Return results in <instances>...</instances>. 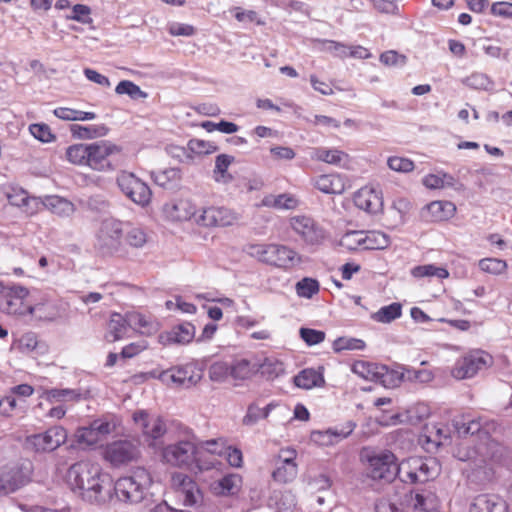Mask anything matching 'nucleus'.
<instances>
[{"label":"nucleus","mask_w":512,"mask_h":512,"mask_svg":"<svg viewBox=\"0 0 512 512\" xmlns=\"http://www.w3.org/2000/svg\"><path fill=\"white\" fill-rule=\"evenodd\" d=\"M65 478L71 491L86 503L103 506L113 501L112 478L96 463L78 461L68 468Z\"/></svg>","instance_id":"f257e3e1"},{"label":"nucleus","mask_w":512,"mask_h":512,"mask_svg":"<svg viewBox=\"0 0 512 512\" xmlns=\"http://www.w3.org/2000/svg\"><path fill=\"white\" fill-rule=\"evenodd\" d=\"M124 222L108 217L101 221L96 233L95 249L104 257L124 258L129 254L123 241Z\"/></svg>","instance_id":"f03ea898"},{"label":"nucleus","mask_w":512,"mask_h":512,"mask_svg":"<svg viewBox=\"0 0 512 512\" xmlns=\"http://www.w3.org/2000/svg\"><path fill=\"white\" fill-rule=\"evenodd\" d=\"M150 482L149 473L139 468L132 475L112 482L113 500L129 504L139 503L144 499Z\"/></svg>","instance_id":"7ed1b4c3"},{"label":"nucleus","mask_w":512,"mask_h":512,"mask_svg":"<svg viewBox=\"0 0 512 512\" xmlns=\"http://www.w3.org/2000/svg\"><path fill=\"white\" fill-rule=\"evenodd\" d=\"M248 253L265 264L283 269L300 263L297 252L285 245L253 244L249 246Z\"/></svg>","instance_id":"20e7f679"},{"label":"nucleus","mask_w":512,"mask_h":512,"mask_svg":"<svg viewBox=\"0 0 512 512\" xmlns=\"http://www.w3.org/2000/svg\"><path fill=\"white\" fill-rule=\"evenodd\" d=\"M33 472V463L28 459H21L0 467V497L14 493L29 484Z\"/></svg>","instance_id":"39448f33"},{"label":"nucleus","mask_w":512,"mask_h":512,"mask_svg":"<svg viewBox=\"0 0 512 512\" xmlns=\"http://www.w3.org/2000/svg\"><path fill=\"white\" fill-rule=\"evenodd\" d=\"M368 464L369 476L374 480L393 481L399 472L396 456L389 450H365L362 454Z\"/></svg>","instance_id":"423d86ee"},{"label":"nucleus","mask_w":512,"mask_h":512,"mask_svg":"<svg viewBox=\"0 0 512 512\" xmlns=\"http://www.w3.org/2000/svg\"><path fill=\"white\" fill-rule=\"evenodd\" d=\"M116 184L123 195L134 204L145 208L152 199L149 185L132 172L122 171L117 175Z\"/></svg>","instance_id":"0eeeda50"},{"label":"nucleus","mask_w":512,"mask_h":512,"mask_svg":"<svg viewBox=\"0 0 512 512\" xmlns=\"http://www.w3.org/2000/svg\"><path fill=\"white\" fill-rule=\"evenodd\" d=\"M67 440V431L62 426H52L42 433H35L26 437L25 448L35 453H49L55 451Z\"/></svg>","instance_id":"6e6552de"},{"label":"nucleus","mask_w":512,"mask_h":512,"mask_svg":"<svg viewBox=\"0 0 512 512\" xmlns=\"http://www.w3.org/2000/svg\"><path fill=\"white\" fill-rule=\"evenodd\" d=\"M87 166L98 171H110L116 168L115 156L119 155L121 148L108 141L101 140L88 144Z\"/></svg>","instance_id":"1a4fd4ad"},{"label":"nucleus","mask_w":512,"mask_h":512,"mask_svg":"<svg viewBox=\"0 0 512 512\" xmlns=\"http://www.w3.org/2000/svg\"><path fill=\"white\" fill-rule=\"evenodd\" d=\"M162 457L166 463L180 468H188L199 460L197 447L188 440H181L165 446Z\"/></svg>","instance_id":"9d476101"},{"label":"nucleus","mask_w":512,"mask_h":512,"mask_svg":"<svg viewBox=\"0 0 512 512\" xmlns=\"http://www.w3.org/2000/svg\"><path fill=\"white\" fill-rule=\"evenodd\" d=\"M491 356L482 351L474 350L458 359L452 369V376L456 379H466L475 376L478 371L486 368Z\"/></svg>","instance_id":"9b49d317"},{"label":"nucleus","mask_w":512,"mask_h":512,"mask_svg":"<svg viewBox=\"0 0 512 512\" xmlns=\"http://www.w3.org/2000/svg\"><path fill=\"white\" fill-rule=\"evenodd\" d=\"M140 455L138 446L131 440H117L106 445L103 451L104 459L113 467L135 461Z\"/></svg>","instance_id":"f8f14e48"},{"label":"nucleus","mask_w":512,"mask_h":512,"mask_svg":"<svg viewBox=\"0 0 512 512\" xmlns=\"http://www.w3.org/2000/svg\"><path fill=\"white\" fill-rule=\"evenodd\" d=\"M290 227L308 245H319L325 238V230L309 216L291 217Z\"/></svg>","instance_id":"ddd939ff"},{"label":"nucleus","mask_w":512,"mask_h":512,"mask_svg":"<svg viewBox=\"0 0 512 512\" xmlns=\"http://www.w3.org/2000/svg\"><path fill=\"white\" fill-rule=\"evenodd\" d=\"M297 452L293 448L281 449L275 469L272 472V478L279 483H289L293 481L298 473V466L295 462Z\"/></svg>","instance_id":"4468645a"},{"label":"nucleus","mask_w":512,"mask_h":512,"mask_svg":"<svg viewBox=\"0 0 512 512\" xmlns=\"http://www.w3.org/2000/svg\"><path fill=\"white\" fill-rule=\"evenodd\" d=\"M133 421L138 425L143 435L149 440H158L167 431L164 420L157 417H150L146 410H137L133 413Z\"/></svg>","instance_id":"2eb2a0df"},{"label":"nucleus","mask_w":512,"mask_h":512,"mask_svg":"<svg viewBox=\"0 0 512 512\" xmlns=\"http://www.w3.org/2000/svg\"><path fill=\"white\" fill-rule=\"evenodd\" d=\"M165 216L172 221H192L196 224L201 209L188 199H176L166 203L163 208Z\"/></svg>","instance_id":"dca6fc26"},{"label":"nucleus","mask_w":512,"mask_h":512,"mask_svg":"<svg viewBox=\"0 0 512 512\" xmlns=\"http://www.w3.org/2000/svg\"><path fill=\"white\" fill-rule=\"evenodd\" d=\"M235 219L234 213L226 207H207L201 208L196 224L203 227H225L231 225Z\"/></svg>","instance_id":"f3484780"},{"label":"nucleus","mask_w":512,"mask_h":512,"mask_svg":"<svg viewBox=\"0 0 512 512\" xmlns=\"http://www.w3.org/2000/svg\"><path fill=\"white\" fill-rule=\"evenodd\" d=\"M29 290L19 284H11V288L0 301V307L8 314H26L24 300L28 297Z\"/></svg>","instance_id":"a211bd4d"},{"label":"nucleus","mask_w":512,"mask_h":512,"mask_svg":"<svg viewBox=\"0 0 512 512\" xmlns=\"http://www.w3.org/2000/svg\"><path fill=\"white\" fill-rule=\"evenodd\" d=\"M195 337V326L190 322L174 325L169 331L160 333L158 340L163 346L172 344L185 345Z\"/></svg>","instance_id":"6ab92c4d"},{"label":"nucleus","mask_w":512,"mask_h":512,"mask_svg":"<svg viewBox=\"0 0 512 512\" xmlns=\"http://www.w3.org/2000/svg\"><path fill=\"white\" fill-rule=\"evenodd\" d=\"M173 483L183 495V505L195 507L203 499L198 484L188 475L178 473L173 476Z\"/></svg>","instance_id":"aec40b11"},{"label":"nucleus","mask_w":512,"mask_h":512,"mask_svg":"<svg viewBox=\"0 0 512 512\" xmlns=\"http://www.w3.org/2000/svg\"><path fill=\"white\" fill-rule=\"evenodd\" d=\"M507 502L496 494L477 495L470 505L469 512H508Z\"/></svg>","instance_id":"412c9836"},{"label":"nucleus","mask_w":512,"mask_h":512,"mask_svg":"<svg viewBox=\"0 0 512 512\" xmlns=\"http://www.w3.org/2000/svg\"><path fill=\"white\" fill-rule=\"evenodd\" d=\"M353 201L357 208L370 214H376L383 206L381 194L370 188L358 190L354 194Z\"/></svg>","instance_id":"4be33fe9"},{"label":"nucleus","mask_w":512,"mask_h":512,"mask_svg":"<svg viewBox=\"0 0 512 512\" xmlns=\"http://www.w3.org/2000/svg\"><path fill=\"white\" fill-rule=\"evenodd\" d=\"M159 378L166 383L172 382L177 386L190 387L195 385L200 377L196 378L193 375L191 366H180L163 371Z\"/></svg>","instance_id":"5701e85b"},{"label":"nucleus","mask_w":512,"mask_h":512,"mask_svg":"<svg viewBox=\"0 0 512 512\" xmlns=\"http://www.w3.org/2000/svg\"><path fill=\"white\" fill-rule=\"evenodd\" d=\"M295 386L302 389H312L322 387L325 384L323 373L313 368H306L294 376Z\"/></svg>","instance_id":"b1692460"},{"label":"nucleus","mask_w":512,"mask_h":512,"mask_svg":"<svg viewBox=\"0 0 512 512\" xmlns=\"http://www.w3.org/2000/svg\"><path fill=\"white\" fill-rule=\"evenodd\" d=\"M315 187L325 194H341L345 190L342 178L335 174L320 175L315 180Z\"/></svg>","instance_id":"393cba45"},{"label":"nucleus","mask_w":512,"mask_h":512,"mask_svg":"<svg viewBox=\"0 0 512 512\" xmlns=\"http://www.w3.org/2000/svg\"><path fill=\"white\" fill-rule=\"evenodd\" d=\"M263 206L277 210H293L299 206V200L290 193L267 195L262 200Z\"/></svg>","instance_id":"a878e982"},{"label":"nucleus","mask_w":512,"mask_h":512,"mask_svg":"<svg viewBox=\"0 0 512 512\" xmlns=\"http://www.w3.org/2000/svg\"><path fill=\"white\" fill-rule=\"evenodd\" d=\"M314 157L319 161L338 167H346L349 162V155L344 151L325 147L317 148L314 152Z\"/></svg>","instance_id":"bb28decb"},{"label":"nucleus","mask_w":512,"mask_h":512,"mask_svg":"<svg viewBox=\"0 0 512 512\" xmlns=\"http://www.w3.org/2000/svg\"><path fill=\"white\" fill-rule=\"evenodd\" d=\"M425 210L431 215V221H444L452 217L456 206L450 201H433L426 205Z\"/></svg>","instance_id":"cd10ccee"},{"label":"nucleus","mask_w":512,"mask_h":512,"mask_svg":"<svg viewBox=\"0 0 512 512\" xmlns=\"http://www.w3.org/2000/svg\"><path fill=\"white\" fill-rule=\"evenodd\" d=\"M71 134L77 139H94L97 137L106 136L109 132V128L104 124L98 125H80L72 124L70 126Z\"/></svg>","instance_id":"c85d7f7f"},{"label":"nucleus","mask_w":512,"mask_h":512,"mask_svg":"<svg viewBox=\"0 0 512 512\" xmlns=\"http://www.w3.org/2000/svg\"><path fill=\"white\" fill-rule=\"evenodd\" d=\"M151 177L158 186L172 189L181 178V170L179 168H166L153 171Z\"/></svg>","instance_id":"c756f323"},{"label":"nucleus","mask_w":512,"mask_h":512,"mask_svg":"<svg viewBox=\"0 0 512 512\" xmlns=\"http://www.w3.org/2000/svg\"><path fill=\"white\" fill-rule=\"evenodd\" d=\"M356 427V423L353 421H348L342 428H334L328 429L325 432H317L314 435L322 437L321 444L329 445L333 444L335 441L340 439H345L354 431Z\"/></svg>","instance_id":"7c9ffc66"},{"label":"nucleus","mask_w":512,"mask_h":512,"mask_svg":"<svg viewBox=\"0 0 512 512\" xmlns=\"http://www.w3.org/2000/svg\"><path fill=\"white\" fill-rule=\"evenodd\" d=\"M86 393L77 389L70 388H52L46 391L47 399L51 402L80 401L86 399Z\"/></svg>","instance_id":"2f4dec72"},{"label":"nucleus","mask_w":512,"mask_h":512,"mask_svg":"<svg viewBox=\"0 0 512 512\" xmlns=\"http://www.w3.org/2000/svg\"><path fill=\"white\" fill-rule=\"evenodd\" d=\"M128 318L125 319L119 313H113L108 323V333L106 338L109 341H117L123 338L127 332Z\"/></svg>","instance_id":"473e14b6"},{"label":"nucleus","mask_w":512,"mask_h":512,"mask_svg":"<svg viewBox=\"0 0 512 512\" xmlns=\"http://www.w3.org/2000/svg\"><path fill=\"white\" fill-rule=\"evenodd\" d=\"M413 501L414 509L422 512H433L437 507L436 495L427 489L416 491Z\"/></svg>","instance_id":"72a5a7b5"},{"label":"nucleus","mask_w":512,"mask_h":512,"mask_svg":"<svg viewBox=\"0 0 512 512\" xmlns=\"http://www.w3.org/2000/svg\"><path fill=\"white\" fill-rule=\"evenodd\" d=\"M403 381V373L399 369V365L396 369L389 368L386 365H380L378 381L386 388H394L401 384Z\"/></svg>","instance_id":"f704fd0d"},{"label":"nucleus","mask_w":512,"mask_h":512,"mask_svg":"<svg viewBox=\"0 0 512 512\" xmlns=\"http://www.w3.org/2000/svg\"><path fill=\"white\" fill-rule=\"evenodd\" d=\"M402 315V305L393 302L389 305L381 307L377 312L371 315V319L379 323H390L398 319Z\"/></svg>","instance_id":"c9c22d12"},{"label":"nucleus","mask_w":512,"mask_h":512,"mask_svg":"<svg viewBox=\"0 0 512 512\" xmlns=\"http://www.w3.org/2000/svg\"><path fill=\"white\" fill-rule=\"evenodd\" d=\"M53 113L57 118L66 121H88L97 117L94 112L80 111L67 107H58Z\"/></svg>","instance_id":"e433bc0d"},{"label":"nucleus","mask_w":512,"mask_h":512,"mask_svg":"<svg viewBox=\"0 0 512 512\" xmlns=\"http://www.w3.org/2000/svg\"><path fill=\"white\" fill-rule=\"evenodd\" d=\"M380 365L376 363L366 361H356L352 365V372L359 375L360 377L371 380L374 382L378 381Z\"/></svg>","instance_id":"4c0bfd02"},{"label":"nucleus","mask_w":512,"mask_h":512,"mask_svg":"<svg viewBox=\"0 0 512 512\" xmlns=\"http://www.w3.org/2000/svg\"><path fill=\"white\" fill-rule=\"evenodd\" d=\"M366 347L362 339L354 337H338L333 341L332 349L335 353L343 351L364 350Z\"/></svg>","instance_id":"58836bf2"},{"label":"nucleus","mask_w":512,"mask_h":512,"mask_svg":"<svg viewBox=\"0 0 512 512\" xmlns=\"http://www.w3.org/2000/svg\"><path fill=\"white\" fill-rule=\"evenodd\" d=\"M411 274L415 278L433 277L436 276L440 279L447 278L449 276L448 271L445 268L438 267L434 264L418 265L411 270Z\"/></svg>","instance_id":"ea45409f"},{"label":"nucleus","mask_w":512,"mask_h":512,"mask_svg":"<svg viewBox=\"0 0 512 512\" xmlns=\"http://www.w3.org/2000/svg\"><path fill=\"white\" fill-rule=\"evenodd\" d=\"M284 364L273 357H267L260 366V372L268 380H274L284 373Z\"/></svg>","instance_id":"a19ab883"},{"label":"nucleus","mask_w":512,"mask_h":512,"mask_svg":"<svg viewBox=\"0 0 512 512\" xmlns=\"http://www.w3.org/2000/svg\"><path fill=\"white\" fill-rule=\"evenodd\" d=\"M295 289L299 297L311 299L319 292L320 284L317 279L304 277L296 283Z\"/></svg>","instance_id":"79ce46f5"},{"label":"nucleus","mask_w":512,"mask_h":512,"mask_svg":"<svg viewBox=\"0 0 512 512\" xmlns=\"http://www.w3.org/2000/svg\"><path fill=\"white\" fill-rule=\"evenodd\" d=\"M115 92L118 95H128L132 100L145 99L147 97V93L130 80H121L117 84Z\"/></svg>","instance_id":"37998d69"},{"label":"nucleus","mask_w":512,"mask_h":512,"mask_svg":"<svg viewBox=\"0 0 512 512\" xmlns=\"http://www.w3.org/2000/svg\"><path fill=\"white\" fill-rule=\"evenodd\" d=\"M252 373L251 363L247 359H236L230 364V376L234 380H246Z\"/></svg>","instance_id":"c03bdc74"},{"label":"nucleus","mask_w":512,"mask_h":512,"mask_svg":"<svg viewBox=\"0 0 512 512\" xmlns=\"http://www.w3.org/2000/svg\"><path fill=\"white\" fill-rule=\"evenodd\" d=\"M88 151V144H74L67 148L66 157L73 164L87 165Z\"/></svg>","instance_id":"a18cd8bd"},{"label":"nucleus","mask_w":512,"mask_h":512,"mask_svg":"<svg viewBox=\"0 0 512 512\" xmlns=\"http://www.w3.org/2000/svg\"><path fill=\"white\" fill-rule=\"evenodd\" d=\"M123 241L126 244V248H141L147 242V235L143 229L138 227H131L126 231L125 236L123 235Z\"/></svg>","instance_id":"49530a36"},{"label":"nucleus","mask_w":512,"mask_h":512,"mask_svg":"<svg viewBox=\"0 0 512 512\" xmlns=\"http://www.w3.org/2000/svg\"><path fill=\"white\" fill-rule=\"evenodd\" d=\"M365 250H382L390 245V237L381 231H367Z\"/></svg>","instance_id":"de8ad7c7"},{"label":"nucleus","mask_w":512,"mask_h":512,"mask_svg":"<svg viewBox=\"0 0 512 512\" xmlns=\"http://www.w3.org/2000/svg\"><path fill=\"white\" fill-rule=\"evenodd\" d=\"M462 83L475 90H488L492 85V80L484 73L474 72L462 80Z\"/></svg>","instance_id":"09e8293b"},{"label":"nucleus","mask_w":512,"mask_h":512,"mask_svg":"<svg viewBox=\"0 0 512 512\" xmlns=\"http://www.w3.org/2000/svg\"><path fill=\"white\" fill-rule=\"evenodd\" d=\"M208 375L211 381L222 383L230 376V364L225 361L214 362L209 366Z\"/></svg>","instance_id":"8fccbe9b"},{"label":"nucleus","mask_w":512,"mask_h":512,"mask_svg":"<svg viewBox=\"0 0 512 512\" xmlns=\"http://www.w3.org/2000/svg\"><path fill=\"white\" fill-rule=\"evenodd\" d=\"M91 8L85 4H75L72 6V13L66 16L67 20L79 22L84 25H90L93 23L91 18Z\"/></svg>","instance_id":"3c124183"},{"label":"nucleus","mask_w":512,"mask_h":512,"mask_svg":"<svg viewBox=\"0 0 512 512\" xmlns=\"http://www.w3.org/2000/svg\"><path fill=\"white\" fill-rule=\"evenodd\" d=\"M399 472H397V476L399 480L403 483L408 484H418L420 482V477L418 472L412 469V464H410V459L402 461L399 463Z\"/></svg>","instance_id":"603ef678"},{"label":"nucleus","mask_w":512,"mask_h":512,"mask_svg":"<svg viewBox=\"0 0 512 512\" xmlns=\"http://www.w3.org/2000/svg\"><path fill=\"white\" fill-rule=\"evenodd\" d=\"M479 268L489 274L500 275L507 269V263L497 258H484L479 261Z\"/></svg>","instance_id":"864d4df0"},{"label":"nucleus","mask_w":512,"mask_h":512,"mask_svg":"<svg viewBox=\"0 0 512 512\" xmlns=\"http://www.w3.org/2000/svg\"><path fill=\"white\" fill-rule=\"evenodd\" d=\"M47 206H49L54 213L57 214H70L74 210V206L72 202L59 197V196H50L47 198Z\"/></svg>","instance_id":"5fc2aeb1"},{"label":"nucleus","mask_w":512,"mask_h":512,"mask_svg":"<svg viewBox=\"0 0 512 512\" xmlns=\"http://www.w3.org/2000/svg\"><path fill=\"white\" fill-rule=\"evenodd\" d=\"M240 481V478L235 474H228L223 476L217 482V487L215 489H219L218 494L227 496L234 494L235 488L237 487V482Z\"/></svg>","instance_id":"6e6d98bb"},{"label":"nucleus","mask_w":512,"mask_h":512,"mask_svg":"<svg viewBox=\"0 0 512 512\" xmlns=\"http://www.w3.org/2000/svg\"><path fill=\"white\" fill-rule=\"evenodd\" d=\"M300 338L308 345L314 346L325 340V332L313 328L301 327L299 330Z\"/></svg>","instance_id":"4d7b16f0"},{"label":"nucleus","mask_w":512,"mask_h":512,"mask_svg":"<svg viewBox=\"0 0 512 512\" xmlns=\"http://www.w3.org/2000/svg\"><path fill=\"white\" fill-rule=\"evenodd\" d=\"M29 131L33 137L43 143L54 141L55 136L52 134L50 127L45 123H34L29 126Z\"/></svg>","instance_id":"13d9d810"},{"label":"nucleus","mask_w":512,"mask_h":512,"mask_svg":"<svg viewBox=\"0 0 512 512\" xmlns=\"http://www.w3.org/2000/svg\"><path fill=\"white\" fill-rule=\"evenodd\" d=\"M234 161V157L227 155V154H219L215 159V168H214V174H219L221 178H228L229 180L232 178L230 175L227 174L228 167L230 164ZM215 180L217 182L220 181V178L218 176H215Z\"/></svg>","instance_id":"bf43d9fd"},{"label":"nucleus","mask_w":512,"mask_h":512,"mask_svg":"<svg viewBox=\"0 0 512 512\" xmlns=\"http://www.w3.org/2000/svg\"><path fill=\"white\" fill-rule=\"evenodd\" d=\"M388 167L396 172L407 173L414 169L412 160L404 157L391 156L387 160Z\"/></svg>","instance_id":"052dcab7"},{"label":"nucleus","mask_w":512,"mask_h":512,"mask_svg":"<svg viewBox=\"0 0 512 512\" xmlns=\"http://www.w3.org/2000/svg\"><path fill=\"white\" fill-rule=\"evenodd\" d=\"M188 148L195 154H210L218 150L214 143L200 139H191L188 142Z\"/></svg>","instance_id":"680f3d73"},{"label":"nucleus","mask_w":512,"mask_h":512,"mask_svg":"<svg viewBox=\"0 0 512 512\" xmlns=\"http://www.w3.org/2000/svg\"><path fill=\"white\" fill-rule=\"evenodd\" d=\"M412 469L418 472L421 483H426L434 477L429 465L420 458H411Z\"/></svg>","instance_id":"e2e57ef3"},{"label":"nucleus","mask_w":512,"mask_h":512,"mask_svg":"<svg viewBox=\"0 0 512 512\" xmlns=\"http://www.w3.org/2000/svg\"><path fill=\"white\" fill-rule=\"evenodd\" d=\"M76 437L79 444H86L88 446L95 445L100 441L96 433L92 431V427L90 425L79 428L77 430Z\"/></svg>","instance_id":"0e129e2a"},{"label":"nucleus","mask_w":512,"mask_h":512,"mask_svg":"<svg viewBox=\"0 0 512 512\" xmlns=\"http://www.w3.org/2000/svg\"><path fill=\"white\" fill-rule=\"evenodd\" d=\"M380 62L386 66H403L406 62V57L394 50H389L380 55Z\"/></svg>","instance_id":"69168bd1"},{"label":"nucleus","mask_w":512,"mask_h":512,"mask_svg":"<svg viewBox=\"0 0 512 512\" xmlns=\"http://www.w3.org/2000/svg\"><path fill=\"white\" fill-rule=\"evenodd\" d=\"M491 13L504 19H512V3L510 2H495L491 6Z\"/></svg>","instance_id":"338daca9"},{"label":"nucleus","mask_w":512,"mask_h":512,"mask_svg":"<svg viewBox=\"0 0 512 512\" xmlns=\"http://www.w3.org/2000/svg\"><path fill=\"white\" fill-rule=\"evenodd\" d=\"M376 512H404L401 503H396L390 499L382 498L375 504Z\"/></svg>","instance_id":"774afa93"}]
</instances>
